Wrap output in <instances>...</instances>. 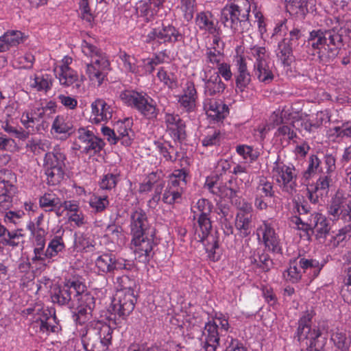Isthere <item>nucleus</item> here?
Masks as SVG:
<instances>
[{
  "mask_svg": "<svg viewBox=\"0 0 351 351\" xmlns=\"http://www.w3.org/2000/svg\"><path fill=\"white\" fill-rule=\"evenodd\" d=\"M51 300L60 306L76 308L73 317L80 324L86 321L95 306V298L86 292L82 278L75 277L66 280L63 287L54 289Z\"/></svg>",
  "mask_w": 351,
  "mask_h": 351,
  "instance_id": "1",
  "label": "nucleus"
},
{
  "mask_svg": "<svg viewBox=\"0 0 351 351\" xmlns=\"http://www.w3.org/2000/svg\"><path fill=\"white\" fill-rule=\"evenodd\" d=\"M129 221L131 249L139 262L147 263L153 258L158 244L156 229L150 225L147 213L139 207L131 210Z\"/></svg>",
  "mask_w": 351,
  "mask_h": 351,
  "instance_id": "2",
  "label": "nucleus"
},
{
  "mask_svg": "<svg viewBox=\"0 0 351 351\" xmlns=\"http://www.w3.org/2000/svg\"><path fill=\"white\" fill-rule=\"evenodd\" d=\"M212 207L208 199L202 198L198 199L191 208L193 219H197V225L194 226V239L203 243L209 256L214 255L219 247L217 237L210 234L212 225L209 216Z\"/></svg>",
  "mask_w": 351,
  "mask_h": 351,
  "instance_id": "3",
  "label": "nucleus"
},
{
  "mask_svg": "<svg viewBox=\"0 0 351 351\" xmlns=\"http://www.w3.org/2000/svg\"><path fill=\"white\" fill-rule=\"evenodd\" d=\"M82 53L90 60L86 63V74L95 86H100L110 70L108 56L102 50L90 42L84 40L81 43Z\"/></svg>",
  "mask_w": 351,
  "mask_h": 351,
  "instance_id": "4",
  "label": "nucleus"
},
{
  "mask_svg": "<svg viewBox=\"0 0 351 351\" xmlns=\"http://www.w3.org/2000/svg\"><path fill=\"white\" fill-rule=\"evenodd\" d=\"M341 36L333 30L314 29L309 34L308 43L315 51L321 62L329 63L338 54Z\"/></svg>",
  "mask_w": 351,
  "mask_h": 351,
  "instance_id": "5",
  "label": "nucleus"
},
{
  "mask_svg": "<svg viewBox=\"0 0 351 351\" xmlns=\"http://www.w3.org/2000/svg\"><path fill=\"white\" fill-rule=\"evenodd\" d=\"M251 5L248 0H232L221 12L223 25L234 33H241L250 27L249 21Z\"/></svg>",
  "mask_w": 351,
  "mask_h": 351,
  "instance_id": "6",
  "label": "nucleus"
},
{
  "mask_svg": "<svg viewBox=\"0 0 351 351\" xmlns=\"http://www.w3.org/2000/svg\"><path fill=\"white\" fill-rule=\"evenodd\" d=\"M246 53L253 61L254 77L265 85L271 83L275 77V66L268 50L265 47L254 45L248 48Z\"/></svg>",
  "mask_w": 351,
  "mask_h": 351,
  "instance_id": "7",
  "label": "nucleus"
},
{
  "mask_svg": "<svg viewBox=\"0 0 351 351\" xmlns=\"http://www.w3.org/2000/svg\"><path fill=\"white\" fill-rule=\"evenodd\" d=\"M117 282L121 285L120 289L117 291L112 301V308L114 314L125 318L133 311L135 306L136 298L134 294V288H136V284L128 276L118 277Z\"/></svg>",
  "mask_w": 351,
  "mask_h": 351,
  "instance_id": "8",
  "label": "nucleus"
},
{
  "mask_svg": "<svg viewBox=\"0 0 351 351\" xmlns=\"http://www.w3.org/2000/svg\"><path fill=\"white\" fill-rule=\"evenodd\" d=\"M28 322L29 328L35 332L49 335L50 332H57L60 326L55 315L45 310L40 304H35L33 306L23 310V316Z\"/></svg>",
  "mask_w": 351,
  "mask_h": 351,
  "instance_id": "9",
  "label": "nucleus"
},
{
  "mask_svg": "<svg viewBox=\"0 0 351 351\" xmlns=\"http://www.w3.org/2000/svg\"><path fill=\"white\" fill-rule=\"evenodd\" d=\"M230 328L228 318L222 313H215L212 320L206 323L200 341L206 351H216L219 345L220 336Z\"/></svg>",
  "mask_w": 351,
  "mask_h": 351,
  "instance_id": "10",
  "label": "nucleus"
},
{
  "mask_svg": "<svg viewBox=\"0 0 351 351\" xmlns=\"http://www.w3.org/2000/svg\"><path fill=\"white\" fill-rule=\"evenodd\" d=\"M188 173L184 169H175L168 177L167 184L162 195L164 204L173 205L182 200L187 184Z\"/></svg>",
  "mask_w": 351,
  "mask_h": 351,
  "instance_id": "11",
  "label": "nucleus"
},
{
  "mask_svg": "<svg viewBox=\"0 0 351 351\" xmlns=\"http://www.w3.org/2000/svg\"><path fill=\"white\" fill-rule=\"evenodd\" d=\"M271 174L282 191L293 195L297 191V173L295 167L287 165L278 157L274 162Z\"/></svg>",
  "mask_w": 351,
  "mask_h": 351,
  "instance_id": "12",
  "label": "nucleus"
},
{
  "mask_svg": "<svg viewBox=\"0 0 351 351\" xmlns=\"http://www.w3.org/2000/svg\"><path fill=\"white\" fill-rule=\"evenodd\" d=\"M113 330L108 324L88 329L83 339L86 351H106L111 344Z\"/></svg>",
  "mask_w": 351,
  "mask_h": 351,
  "instance_id": "13",
  "label": "nucleus"
},
{
  "mask_svg": "<svg viewBox=\"0 0 351 351\" xmlns=\"http://www.w3.org/2000/svg\"><path fill=\"white\" fill-rule=\"evenodd\" d=\"M315 315L313 310L306 311L302 314L298 319V326L295 337L298 341L305 342L306 346L311 349L317 347V340L322 335L318 326L315 325L312 326V319Z\"/></svg>",
  "mask_w": 351,
  "mask_h": 351,
  "instance_id": "14",
  "label": "nucleus"
},
{
  "mask_svg": "<svg viewBox=\"0 0 351 351\" xmlns=\"http://www.w3.org/2000/svg\"><path fill=\"white\" fill-rule=\"evenodd\" d=\"M302 32L298 28H293L289 32V37H285L278 43L275 51L278 60L284 67H289L295 61L293 49L298 45V40L302 37Z\"/></svg>",
  "mask_w": 351,
  "mask_h": 351,
  "instance_id": "15",
  "label": "nucleus"
},
{
  "mask_svg": "<svg viewBox=\"0 0 351 351\" xmlns=\"http://www.w3.org/2000/svg\"><path fill=\"white\" fill-rule=\"evenodd\" d=\"M292 221L300 230H313L317 238L326 237L330 230L329 221L321 213L312 214L306 220L300 217H295Z\"/></svg>",
  "mask_w": 351,
  "mask_h": 351,
  "instance_id": "16",
  "label": "nucleus"
},
{
  "mask_svg": "<svg viewBox=\"0 0 351 351\" xmlns=\"http://www.w3.org/2000/svg\"><path fill=\"white\" fill-rule=\"evenodd\" d=\"M182 40V34L171 25H163L161 28L152 29L146 37V42L151 43L153 47H158L161 44L173 45Z\"/></svg>",
  "mask_w": 351,
  "mask_h": 351,
  "instance_id": "17",
  "label": "nucleus"
},
{
  "mask_svg": "<svg viewBox=\"0 0 351 351\" xmlns=\"http://www.w3.org/2000/svg\"><path fill=\"white\" fill-rule=\"evenodd\" d=\"M259 241H262L269 251L275 254H282L280 237L271 222L263 221L256 229Z\"/></svg>",
  "mask_w": 351,
  "mask_h": 351,
  "instance_id": "18",
  "label": "nucleus"
},
{
  "mask_svg": "<svg viewBox=\"0 0 351 351\" xmlns=\"http://www.w3.org/2000/svg\"><path fill=\"white\" fill-rule=\"evenodd\" d=\"M76 136L80 142V149L86 154H97L105 146L104 141L101 138L97 136L88 128H80L76 132Z\"/></svg>",
  "mask_w": 351,
  "mask_h": 351,
  "instance_id": "19",
  "label": "nucleus"
},
{
  "mask_svg": "<svg viewBox=\"0 0 351 351\" xmlns=\"http://www.w3.org/2000/svg\"><path fill=\"white\" fill-rule=\"evenodd\" d=\"M15 179L10 171H0V210H6L11 205L12 196L16 190L13 184Z\"/></svg>",
  "mask_w": 351,
  "mask_h": 351,
  "instance_id": "20",
  "label": "nucleus"
},
{
  "mask_svg": "<svg viewBox=\"0 0 351 351\" xmlns=\"http://www.w3.org/2000/svg\"><path fill=\"white\" fill-rule=\"evenodd\" d=\"M197 100L198 94L194 82L186 80L178 96V104L184 112H192L196 110Z\"/></svg>",
  "mask_w": 351,
  "mask_h": 351,
  "instance_id": "21",
  "label": "nucleus"
},
{
  "mask_svg": "<svg viewBox=\"0 0 351 351\" xmlns=\"http://www.w3.org/2000/svg\"><path fill=\"white\" fill-rule=\"evenodd\" d=\"M91 114L90 121L98 124L110 120L114 112L113 108L103 99H95L90 105Z\"/></svg>",
  "mask_w": 351,
  "mask_h": 351,
  "instance_id": "22",
  "label": "nucleus"
},
{
  "mask_svg": "<svg viewBox=\"0 0 351 351\" xmlns=\"http://www.w3.org/2000/svg\"><path fill=\"white\" fill-rule=\"evenodd\" d=\"M204 108L208 117L217 121L223 119L229 113L228 107L221 101L215 99L206 98Z\"/></svg>",
  "mask_w": 351,
  "mask_h": 351,
  "instance_id": "23",
  "label": "nucleus"
},
{
  "mask_svg": "<svg viewBox=\"0 0 351 351\" xmlns=\"http://www.w3.org/2000/svg\"><path fill=\"white\" fill-rule=\"evenodd\" d=\"M342 198L340 191H338L335 197L332 198L330 204L328 207V213L332 217L333 220H337L339 218L347 220L351 217L349 209L344 206Z\"/></svg>",
  "mask_w": 351,
  "mask_h": 351,
  "instance_id": "24",
  "label": "nucleus"
},
{
  "mask_svg": "<svg viewBox=\"0 0 351 351\" xmlns=\"http://www.w3.org/2000/svg\"><path fill=\"white\" fill-rule=\"evenodd\" d=\"M132 120L125 119L123 121H118L114 125V130L117 141L124 146H130L132 144L133 132L132 130Z\"/></svg>",
  "mask_w": 351,
  "mask_h": 351,
  "instance_id": "25",
  "label": "nucleus"
},
{
  "mask_svg": "<svg viewBox=\"0 0 351 351\" xmlns=\"http://www.w3.org/2000/svg\"><path fill=\"white\" fill-rule=\"evenodd\" d=\"M27 85L32 90L47 93L53 86V78L47 73L34 74L29 76Z\"/></svg>",
  "mask_w": 351,
  "mask_h": 351,
  "instance_id": "26",
  "label": "nucleus"
},
{
  "mask_svg": "<svg viewBox=\"0 0 351 351\" xmlns=\"http://www.w3.org/2000/svg\"><path fill=\"white\" fill-rule=\"evenodd\" d=\"M66 156L64 148L60 145H56L53 147L52 151H48L44 158V167H65V161Z\"/></svg>",
  "mask_w": 351,
  "mask_h": 351,
  "instance_id": "27",
  "label": "nucleus"
},
{
  "mask_svg": "<svg viewBox=\"0 0 351 351\" xmlns=\"http://www.w3.org/2000/svg\"><path fill=\"white\" fill-rule=\"evenodd\" d=\"M136 110L148 120L156 119L159 113L156 101L147 93L141 99Z\"/></svg>",
  "mask_w": 351,
  "mask_h": 351,
  "instance_id": "28",
  "label": "nucleus"
},
{
  "mask_svg": "<svg viewBox=\"0 0 351 351\" xmlns=\"http://www.w3.org/2000/svg\"><path fill=\"white\" fill-rule=\"evenodd\" d=\"M204 80V94L206 96L220 95L226 88V85L217 73H213L208 78H205Z\"/></svg>",
  "mask_w": 351,
  "mask_h": 351,
  "instance_id": "29",
  "label": "nucleus"
},
{
  "mask_svg": "<svg viewBox=\"0 0 351 351\" xmlns=\"http://www.w3.org/2000/svg\"><path fill=\"white\" fill-rule=\"evenodd\" d=\"M249 259L252 265H254L256 267L260 268L265 272L271 270L274 266L273 260L268 253L263 250L253 251Z\"/></svg>",
  "mask_w": 351,
  "mask_h": 351,
  "instance_id": "30",
  "label": "nucleus"
},
{
  "mask_svg": "<svg viewBox=\"0 0 351 351\" xmlns=\"http://www.w3.org/2000/svg\"><path fill=\"white\" fill-rule=\"evenodd\" d=\"M54 71L62 86L68 87L75 84L77 89L81 88V84L78 82V75L77 72L71 67L65 66L60 69V70L55 69Z\"/></svg>",
  "mask_w": 351,
  "mask_h": 351,
  "instance_id": "31",
  "label": "nucleus"
},
{
  "mask_svg": "<svg viewBox=\"0 0 351 351\" xmlns=\"http://www.w3.org/2000/svg\"><path fill=\"white\" fill-rule=\"evenodd\" d=\"M57 233L49 241L45 252H43V250L40 252V255L44 257V260L57 256L59 252H62L65 248V244L62 239L64 230H59Z\"/></svg>",
  "mask_w": 351,
  "mask_h": 351,
  "instance_id": "32",
  "label": "nucleus"
},
{
  "mask_svg": "<svg viewBox=\"0 0 351 351\" xmlns=\"http://www.w3.org/2000/svg\"><path fill=\"white\" fill-rule=\"evenodd\" d=\"M330 341L334 346L340 351H349L351 338L346 330L338 327L330 330Z\"/></svg>",
  "mask_w": 351,
  "mask_h": 351,
  "instance_id": "33",
  "label": "nucleus"
},
{
  "mask_svg": "<svg viewBox=\"0 0 351 351\" xmlns=\"http://www.w3.org/2000/svg\"><path fill=\"white\" fill-rule=\"evenodd\" d=\"M316 0H289L288 6L291 12L304 17L316 11Z\"/></svg>",
  "mask_w": 351,
  "mask_h": 351,
  "instance_id": "34",
  "label": "nucleus"
},
{
  "mask_svg": "<svg viewBox=\"0 0 351 351\" xmlns=\"http://www.w3.org/2000/svg\"><path fill=\"white\" fill-rule=\"evenodd\" d=\"M154 145L160 155L167 162H175L180 156L178 149L170 142L155 141Z\"/></svg>",
  "mask_w": 351,
  "mask_h": 351,
  "instance_id": "35",
  "label": "nucleus"
},
{
  "mask_svg": "<svg viewBox=\"0 0 351 351\" xmlns=\"http://www.w3.org/2000/svg\"><path fill=\"white\" fill-rule=\"evenodd\" d=\"M145 94L144 92L126 89L120 92L119 98L125 106L136 110L137 106H138Z\"/></svg>",
  "mask_w": 351,
  "mask_h": 351,
  "instance_id": "36",
  "label": "nucleus"
},
{
  "mask_svg": "<svg viewBox=\"0 0 351 351\" xmlns=\"http://www.w3.org/2000/svg\"><path fill=\"white\" fill-rule=\"evenodd\" d=\"M22 39L20 31H8L0 37V53L8 51L11 47L16 46Z\"/></svg>",
  "mask_w": 351,
  "mask_h": 351,
  "instance_id": "37",
  "label": "nucleus"
},
{
  "mask_svg": "<svg viewBox=\"0 0 351 351\" xmlns=\"http://www.w3.org/2000/svg\"><path fill=\"white\" fill-rule=\"evenodd\" d=\"M235 227L241 236L250 235L252 228V215L239 211L236 216Z\"/></svg>",
  "mask_w": 351,
  "mask_h": 351,
  "instance_id": "38",
  "label": "nucleus"
},
{
  "mask_svg": "<svg viewBox=\"0 0 351 351\" xmlns=\"http://www.w3.org/2000/svg\"><path fill=\"white\" fill-rule=\"evenodd\" d=\"M296 260L302 271L304 273L309 271V274L312 275L314 278L318 276L323 267V265L316 259L300 257L296 258Z\"/></svg>",
  "mask_w": 351,
  "mask_h": 351,
  "instance_id": "39",
  "label": "nucleus"
},
{
  "mask_svg": "<svg viewBox=\"0 0 351 351\" xmlns=\"http://www.w3.org/2000/svg\"><path fill=\"white\" fill-rule=\"evenodd\" d=\"M51 130L57 134H64L69 136L73 131V124L66 116L58 115L53 120Z\"/></svg>",
  "mask_w": 351,
  "mask_h": 351,
  "instance_id": "40",
  "label": "nucleus"
},
{
  "mask_svg": "<svg viewBox=\"0 0 351 351\" xmlns=\"http://www.w3.org/2000/svg\"><path fill=\"white\" fill-rule=\"evenodd\" d=\"M45 175L47 176V184L56 186L60 184L64 178L65 167H44Z\"/></svg>",
  "mask_w": 351,
  "mask_h": 351,
  "instance_id": "41",
  "label": "nucleus"
},
{
  "mask_svg": "<svg viewBox=\"0 0 351 351\" xmlns=\"http://www.w3.org/2000/svg\"><path fill=\"white\" fill-rule=\"evenodd\" d=\"M40 206L46 211H53L56 207L60 206V198L53 192H47L40 197Z\"/></svg>",
  "mask_w": 351,
  "mask_h": 351,
  "instance_id": "42",
  "label": "nucleus"
},
{
  "mask_svg": "<svg viewBox=\"0 0 351 351\" xmlns=\"http://www.w3.org/2000/svg\"><path fill=\"white\" fill-rule=\"evenodd\" d=\"M233 63L235 67L234 76L250 73L247 67L246 58L243 53L241 47L236 48V54L233 57Z\"/></svg>",
  "mask_w": 351,
  "mask_h": 351,
  "instance_id": "43",
  "label": "nucleus"
},
{
  "mask_svg": "<svg viewBox=\"0 0 351 351\" xmlns=\"http://www.w3.org/2000/svg\"><path fill=\"white\" fill-rule=\"evenodd\" d=\"M51 143L49 140H32L26 143V152H31L34 155L40 154L51 149Z\"/></svg>",
  "mask_w": 351,
  "mask_h": 351,
  "instance_id": "44",
  "label": "nucleus"
},
{
  "mask_svg": "<svg viewBox=\"0 0 351 351\" xmlns=\"http://www.w3.org/2000/svg\"><path fill=\"white\" fill-rule=\"evenodd\" d=\"M302 269L296 259L290 261L289 267L283 273L284 278L292 283L298 282L302 278Z\"/></svg>",
  "mask_w": 351,
  "mask_h": 351,
  "instance_id": "45",
  "label": "nucleus"
},
{
  "mask_svg": "<svg viewBox=\"0 0 351 351\" xmlns=\"http://www.w3.org/2000/svg\"><path fill=\"white\" fill-rule=\"evenodd\" d=\"M225 56L221 49L215 48H206L204 53V60L206 64L211 67H216L224 61Z\"/></svg>",
  "mask_w": 351,
  "mask_h": 351,
  "instance_id": "46",
  "label": "nucleus"
},
{
  "mask_svg": "<svg viewBox=\"0 0 351 351\" xmlns=\"http://www.w3.org/2000/svg\"><path fill=\"white\" fill-rule=\"evenodd\" d=\"M118 56L122 61L123 68L126 71L137 75L138 73H140V66L137 65V60L134 56L121 51L119 53Z\"/></svg>",
  "mask_w": 351,
  "mask_h": 351,
  "instance_id": "47",
  "label": "nucleus"
},
{
  "mask_svg": "<svg viewBox=\"0 0 351 351\" xmlns=\"http://www.w3.org/2000/svg\"><path fill=\"white\" fill-rule=\"evenodd\" d=\"M322 161L316 155H311L308 161V167L303 173V177L306 180H309L317 173H323L324 169L321 166Z\"/></svg>",
  "mask_w": 351,
  "mask_h": 351,
  "instance_id": "48",
  "label": "nucleus"
},
{
  "mask_svg": "<svg viewBox=\"0 0 351 351\" xmlns=\"http://www.w3.org/2000/svg\"><path fill=\"white\" fill-rule=\"evenodd\" d=\"M90 207L95 213L104 212L109 206L110 202L107 195L94 194L88 202Z\"/></svg>",
  "mask_w": 351,
  "mask_h": 351,
  "instance_id": "49",
  "label": "nucleus"
},
{
  "mask_svg": "<svg viewBox=\"0 0 351 351\" xmlns=\"http://www.w3.org/2000/svg\"><path fill=\"white\" fill-rule=\"evenodd\" d=\"M347 237H351V225L341 228L335 235H330L326 245L332 248L337 247L346 240Z\"/></svg>",
  "mask_w": 351,
  "mask_h": 351,
  "instance_id": "50",
  "label": "nucleus"
},
{
  "mask_svg": "<svg viewBox=\"0 0 351 351\" xmlns=\"http://www.w3.org/2000/svg\"><path fill=\"white\" fill-rule=\"evenodd\" d=\"M119 171L117 169L113 172L104 175L99 182L100 189L110 191L115 188L119 180Z\"/></svg>",
  "mask_w": 351,
  "mask_h": 351,
  "instance_id": "51",
  "label": "nucleus"
},
{
  "mask_svg": "<svg viewBox=\"0 0 351 351\" xmlns=\"http://www.w3.org/2000/svg\"><path fill=\"white\" fill-rule=\"evenodd\" d=\"M223 139V136L219 130L210 129L202 140V144L204 147L219 146Z\"/></svg>",
  "mask_w": 351,
  "mask_h": 351,
  "instance_id": "52",
  "label": "nucleus"
},
{
  "mask_svg": "<svg viewBox=\"0 0 351 351\" xmlns=\"http://www.w3.org/2000/svg\"><path fill=\"white\" fill-rule=\"evenodd\" d=\"M195 23L199 29L208 31L210 33H213L215 29L210 13L201 12L198 14L195 19Z\"/></svg>",
  "mask_w": 351,
  "mask_h": 351,
  "instance_id": "53",
  "label": "nucleus"
},
{
  "mask_svg": "<svg viewBox=\"0 0 351 351\" xmlns=\"http://www.w3.org/2000/svg\"><path fill=\"white\" fill-rule=\"evenodd\" d=\"M112 254H103L96 259L95 266L100 272L112 273Z\"/></svg>",
  "mask_w": 351,
  "mask_h": 351,
  "instance_id": "54",
  "label": "nucleus"
},
{
  "mask_svg": "<svg viewBox=\"0 0 351 351\" xmlns=\"http://www.w3.org/2000/svg\"><path fill=\"white\" fill-rule=\"evenodd\" d=\"M186 125L184 121L166 129L167 132L169 134L174 143H181L186 138Z\"/></svg>",
  "mask_w": 351,
  "mask_h": 351,
  "instance_id": "55",
  "label": "nucleus"
},
{
  "mask_svg": "<svg viewBox=\"0 0 351 351\" xmlns=\"http://www.w3.org/2000/svg\"><path fill=\"white\" fill-rule=\"evenodd\" d=\"M255 195L265 197H271L274 195L273 184L265 178H261L256 189Z\"/></svg>",
  "mask_w": 351,
  "mask_h": 351,
  "instance_id": "56",
  "label": "nucleus"
},
{
  "mask_svg": "<svg viewBox=\"0 0 351 351\" xmlns=\"http://www.w3.org/2000/svg\"><path fill=\"white\" fill-rule=\"evenodd\" d=\"M332 180L331 176L324 173L317 180L315 186L313 187L317 191L320 192V195H328L329 189L332 186Z\"/></svg>",
  "mask_w": 351,
  "mask_h": 351,
  "instance_id": "57",
  "label": "nucleus"
},
{
  "mask_svg": "<svg viewBox=\"0 0 351 351\" xmlns=\"http://www.w3.org/2000/svg\"><path fill=\"white\" fill-rule=\"evenodd\" d=\"M159 80L168 88L173 89L177 87L178 81L176 77L172 73H167L163 67H160L157 73Z\"/></svg>",
  "mask_w": 351,
  "mask_h": 351,
  "instance_id": "58",
  "label": "nucleus"
},
{
  "mask_svg": "<svg viewBox=\"0 0 351 351\" xmlns=\"http://www.w3.org/2000/svg\"><path fill=\"white\" fill-rule=\"evenodd\" d=\"M237 153L245 160H250V162L256 160L258 154L254 151L252 147L246 145H239L236 147Z\"/></svg>",
  "mask_w": 351,
  "mask_h": 351,
  "instance_id": "59",
  "label": "nucleus"
},
{
  "mask_svg": "<svg viewBox=\"0 0 351 351\" xmlns=\"http://www.w3.org/2000/svg\"><path fill=\"white\" fill-rule=\"evenodd\" d=\"M44 230L43 229L37 230L34 234H32L35 237L36 242V246L35 247L34 252L35 257L34 258L40 259L44 261V257L41 256L40 252L44 250L45 247V239L43 238Z\"/></svg>",
  "mask_w": 351,
  "mask_h": 351,
  "instance_id": "60",
  "label": "nucleus"
},
{
  "mask_svg": "<svg viewBox=\"0 0 351 351\" xmlns=\"http://www.w3.org/2000/svg\"><path fill=\"white\" fill-rule=\"evenodd\" d=\"M217 190L219 192L215 193V195L221 198L231 199L237 194V191L235 189H232L230 186H227L226 184H223L221 182H219L218 183Z\"/></svg>",
  "mask_w": 351,
  "mask_h": 351,
  "instance_id": "61",
  "label": "nucleus"
},
{
  "mask_svg": "<svg viewBox=\"0 0 351 351\" xmlns=\"http://www.w3.org/2000/svg\"><path fill=\"white\" fill-rule=\"evenodd\" d=\"M236 88L240 92H243L252 81V75L250 73L247 74H240L234 76Z\"/></svg>",
  "mask_w": 351,
  "mask_h": 351,
  "instance_id": "62",
  "label": "nucleus"
},
{
  "mask_svg": "<svg viewBox=\"0 0 351 351\" xmlns=\"http://www.w3.org/2000/svg\"><path fill=\"white\" fill-rule=\"evenodd\" d=\"M216 67L217 69V71L214 73L218 74L221 78L223 77L226 81H230L232 80L233 73L231 71V66L229 63L226 62L224 60Z\"/></svg>",
  "mask_w": 351,
  "mask_h": 351,
  "instance_id": "63",
  "label": "nucleus"
},
{
  "mask_svg": "<svg viewBox=\"0 0 351 351\" xmlns=\"http://www.w3.org/2000/svg\"><path fill=\"white\" fill-rule=\"evenodd\" d=\"M333 132L332 134L337 137H350L351 136V122H346L341 126L335 127L330 130Z\"/></svg>",
  "mask_w": 351,
  "mask_h": 351,
  "instance_id": "64",
  "label": "nucleus"
}]
</instances>
